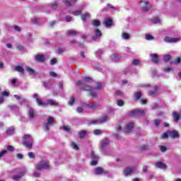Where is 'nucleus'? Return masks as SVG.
<instances>
[{"mask_svg":"<svg viewBox=\"0 0 181 181\" xmlns=\"http://www.w3.org/2000/svg\"><path fill=\"white\" fill-rule=\"evenodd\" d=\"M22 144L25 148H32L33 146V138L30 134H25L23 138Z\"/></svg>","mask_w":181,"mask_h":181,"instance_id":"1","label":"nucleus"},{"mask_svg":"<svg viewBox=\"0 0 181 181\" xmlns=\"http://www.w3.org/2000/svg\"><path fill=\"white\" fill-rule=\"evenodd\" d=\"M110 139H108L107 138H105L100 141L101 150L105 153H107V146L110 145Z\"/></svg>","mask_w":181,"mask_h":181,"instance_id":"2","label":"nucleus"},{"mask_svg":"<svg viewBox=\"0 0 181 181\" xmlns=\"http://www.w3.org/2000/svg\"><path fill=\"white\" fill-rule=\"evenodd\" d=\"M54 119L52 117H49L47 119V122L43 124V128L45 131H49L50 129V127L52 124H54Z\"/></svg>","mask_w":181,"mask_h":181,"instance_id":"3","label":"nucleus"},{"mask_svg":"<svg viewBox=\"0 0 181 181\" xmlns=\"http://www.w3.org/2000/svg\"><path fill=\"white\" fill-rule=\"evenodd\" d=\"M35 168L37 170H42V169H49L50 165H49V162L42 160Z\"/></svg>","mask_w":181,"mask_h":181,"instance_id":"4","label":"nucleus"},{"mask_svg":"<svg viewBox=\"0 0 181 181\" xmlns=\"http://www.w3.org/2000/svg\"><path fill=\"white\" fill-rule=\"evenodd\" d=\"M139 6L141 8L142 12H148L151 9V6L148 1H140Z\"/></svg>","mask_w":181,"mask_h":181,"instance_id":"5","label":"nucleus"},{"mask_svg":"<svg viewBox=\"0 0 181 181\" xmlns=\"http://www.w3.org/2000/svg\"><path fill=\"white\" fill-rule=\"evenodd\" d=\"M136 172V167H128L125 168L123 171L124 176H129L132 173H135Z\"/></svg>","mask_w":181,"mask_h":181,"instance_id":"6","label":"nucleus"},{"mask_svg":"<svg viewBox=\"0 0 181 181\" xmlns=\"http://www.w3.org/2000/svg\"><path fill=\"white\" fill-rule=\"evenodd\" d=\"M38 97H39V95L37 93H35L33 95V98L36 99V102L40 107H47V103L42 101V100L38 98Z\"/></svg>","mask_w":181,"mask_h":181,"instance_id":"7","label":"nucleus"},{"mask_svg":"<svg viewBox=\"0 0 181 181\" xmlns=\"http://www.w3.org/2000/svg\"><path fill=\"white\" fill-rule=\"evenodd\" d=\"M90 158L92 159V161L90 163L91 165L95 166V165L98 163V157L97 156V155H95V153H94V151H91Z\"/></svg>","mask_w":181,"mask_h":181,"instance_id":"8","label":"nucleus"},{"mask_svg":"<svg viewBox=\"0 0 181 181\" xmlns=\"http://www.w3.org/2000/svg\"><path fill=\"white\" fill-rule=\"evenodd\" d=\"M102 35L103 34L101 33V31L99 29L95 30V31L93 32V36L92 37V40H95V41L98 40L100 37H101Z\"/></svg>","mask_w":181,"mask_h":181,"instance_id":"9","label":"nucleus"},{"mask_svg":"<svg viewBox=\"0 0 181 181\" xmlns=\"http://www.w3.org/2000/svg\"><path fill=\"white\" fill-rule=\"evenodd\" d=\"M146 110H134L130 112V115H145Z\"/></svg>","mask_w":181,"mask_h":181,"instance_id":"10","label":"nucleus"},{"mask_svg":"<svg viewBox=\"0 0 181 181\" xmlns=\"http://www.w3.org/2000/svg\"><path fill=\"white\" fill-rule=\"evenodd\" d=\"M107 121H108V116L104 115L102 118L99 119L98 120L92 122V124H104V122H107Z\"/></svg>","mask_w":181,"mask_h":181,"instance_id":"11","label":"nucleus"},{"mask_svg":"<svg viewBox=\"0 0 181 181\" xmlns=\"http://www.w3.org/2000/svg\"><path fill=\"white\" fill-rule=\"evenodd\" d=\"M164 40L168 43H177L180 40L179 38H173L170 37H165Z\"/></svg>","mask_w":181,"mask_h":181,"instance_id":"12","label":"nucleus"},{"mask_svg":"<svg viewBox=\"0 0 181 181\" xmlns=\"http://www.w3.org/2000/svg\"><path fill=\"white\" fill-rule=\"evenodd\" d=\"M94 173L95 175H105L107 172L103 169L101 167H98L95 168Z\"/></svg>","mask_w":181,"mask_h":181,"instance_id":"13","label":"nucleus"},{"mask_svg":"<svg viewBox=\"0 0 181 181\" xmlns=\"http://www.w3.org/2000/svg\"><path fill=\"white\" fill-rule=\"evenodd\" d=\"M168 134L170 138L176 139L179 136V133L176 131H168Z\"/></svg>","mask_w":181,"mask_h":181,"instance_id":"14","label":"nucleus"},{"mask_svg":"<svg viewBox=\"0 0 181 181\" xmlns=\"http://www.w3.org/2000/svg\"><path fill=\"white\" fill-rule=\"evenodd\" d=\"M35 60L37 62H40V63H43L45 60V55L43 54L35 55Z\"/></svg>","mask_w":181,"mask_h":181,"instance_id":"15","label":"nucleus"},{"mask_svg":"<svg viewBox=\"0 0 181 181\" xmlns=\"http://www.w3.org/2000/svg\"><path fill=\"white\" fill-rule=\"evenodd\" d=\"M150 57H151L153 63H154V64H158V63L159 62V60L158 59V54H151Z\"/></svg>","mask_w":181,"mask_h":181,"instance_id":"16","label":"nucleus"},{"mask_svg":"<svg viewBox=\"0 0 181 181\" xmlns=\"http://www.w3.org/2000/svg\"><path fill=\"white\" fill-rule=\"evenodd\" d=\"M156 168H158V169H166V164L160 161L156 163Z\"/></svg>","mask_w":181,"mask_h":181,"instance_id":"17","label":"nucleus"},{"mask_svg":"<svg viewBox=\"0 0 181 181\" xmlns=\"http://www.w3.org/2000/svg\"><path fill=\"white\" fill-rule=\"evenodd\" d=\"M132 128H134V123H129L125 127L126 132H131V131H132Z\"/></svg>","mask_w":181,"mask_h":181,"instance_id":"18","label":"nucleus"},{"mask_svg":"<svg viewBox=\"0 0 181 181\" xmlns=\"http://www.w3.org/2000/svg\"><path fill=\"white\" fill-rule=\"evenodd\" d=\"M173 117L174 121H175V122H177V121H179V119H180V115L179 113H177V112H174L173 113Z\"/></svg>","mask_w":181,"mask_h":181,"instance_id":"19","label":"nucleus"},{"mask_svg":"<svg viewBox=\"0 0 181 181\" xmlns=\"http://www.w3.org/2000/svg\"><path fill=\"white\" fill-rule=\"evenodd\" d=\"M47 104H49V105H52V107H57V105H59V103H56V101L52 99H49L47 100Z\"/></svg>","mask_w":181,"mask_h":181,"instance_id":"20","label":"nucleus"},{"mask_svg":"<svg viewBox=\"0 0 181 181\" xmlns=\"http://www.w3.org/2000/svg\"><path fill=\"white\" fill-rule=\"evenodd\" d=\"M122 38L124 40H129V39H131V35L127 33H122Z\"/></svg>","mask_w":181,"mask_h":181,"instance_id":"21","label":"nucleus"},{"mask_svg":"<svg viewBox=\"0 0 181 181\" xmlns=\"http://www.w3.org/2000/svg\"><path fill=\"white\" fill-rule=\"evenodd\" d=\"M23 175H25V173H21L19 175H13L12 177L13 180H19V179H21V177H22V176H23Z\"/></svg>","mask_w":181,"mask_h":181,"instance_id":"22","label":"nucleus"},{"mask_svg":"<svg viewBox=\"0 0 181 181\" xmlns=\"http://www.w3.org/2000/svg\"><path fill=\"white\" fill-rule=\"evenodd\" d=\"M25 70L27 71V73H28L30 75L33 76L35 75V71L33 70V69L29 67V66H25Z\"/></svg>","mask_w":181,"mask_h":181,"instance_id":"23","label":"nucleus"},{"mask_svg":"<svg viewBox=\"0 0 181 181\" xmlns=\"http://www.w3.org/2000/svg\"><path fill=\"white\" fill-rule=\"evenodd\" d=\"M77 0H71V2L67 0H64V2L65 3V5L66 6H71L74 4H76Z\"/></svg>","mask_w":181,"mask_h":181,"instance_id":"24","label":"nucleus"},{"mask_svg":"<svg viewBox=\"0 0 181 181\" xmlns=\"http://www.w3.org/2000/svg\"><path fill=\"white\" fill-rule=\"evenodd\" d=\"M14 70L16 71H18V73H24L25 71V69H23V67L21 66H15Z\"/></svg>","mask_w":181,"mask_h":181,"instance_id":"25","label":"nucleus"},{"mask_svg":"<svg viewBox=\"0 0 181 181\" xmlns=\"http://www.w3.org/2000/svg\"><path fill=\"white\" fill-rule=\"evenodd\" d=\"M88 18H90V14L88 13H86L85 14L81 15V19L83 22H86Z\"/></svg>","mask_w":181,"mask_h":181,"instance_id":"26","label":"nucleus"},{"mask_svg":"<svg viewBox=\"0 0 181 181\" xmlns=\"http://www.w3.org/2000/svg\"><path fill=\"white\" fill-rule=\"evenodd\" d=\"M83 90H84V91H93V90H94V88L89 86H83L82 87Z\"/></svg>","mask_w":181,"mask_h":181,"instance_id":"27","label":"nucleus"},{"mask_svg":"<svg viewBox=\"0 0 181 181\" xmlns=\"http://www.w3.org/2000/svg\"><path fill=\"white\" fill-rule=\"evenodd\" d=\"M103 53H104L101 49H98L95 52V56L98 59H101V55L103 54Z\"/></svg>","mask_w":181,"mask_h":181,"instance_id":"28","label":"nucleus"},{"mask_svg":"<svg viewBox=\"0 0 181 181\" xmlns=\"http://www.w3.org/2000/svg\"><path fill=\"white\" fill-rule=\"evenodd\" d=\"M92 25L97 28L101 25V22L98 20H93Z\"/></svg>","mask_w":181,"mask_h":181,"instance_id":"29","label":"nucleus"},{"mask_svg":"<svg viewBox=\"0 0 181 181\" xmlns=\"http://www.w3.org/2000/svg\"><path fill=\"white\" fill-rule=\"evenodd\" d=\"M29 118H35V110L32 108H30L28 110Z\"/></svg>","mask_w":181,"mask_h":181,"instance_id":"30","label":"nucleus"},{"mask_svg":"<svg viewBox=\"0 0 181 181\" xmlns=\"http://www.w3.org/2000/svg\"><path fill=\"white\" fill-rule=\"evenodd\" d=\"M111 59L112 62H118V60H119V56L117 55L116 54H113L111 56Z\"/></svg>","mask_w":181,"mask_h":181,"instance_id":"31","label":"nucleus"},{"mask_svg":"<svg viewBox=\"0 0 181 181\" xmlns=\"http://www.w3.org/2000/svg\"><path fill=\"white\" fill-rule=\"evenodd\" d=\"M105 25L106 28H110V26L112 25V20L111 19L106 20V21L105 22Z\"/></svg>","mask_w":181,"mask_h":181,"instance_id":"32","label":"nucleus"},{"mask_svg":"<svg viewBox=\"0 0 181 181\" xmlns=\"http://www.w3.org/2000/svg\"><path fill=\"white\" fill-rule=\"evenodd\" d=\"M78 135H79V138H84V136L87 135V132L82 130L78 133Z\"/></svg>","mask_w":181,"mask_h":181,"instance_id":"33","label":"nucleus"},{"mask_svg":"<svg viewBox=\"0 0 181 181\" xmlns=\"http://www.w3.org/2000/svg\"><path fill=\"white\" fill-rule=\"evenodd\" d=\"M11 110L13 111L14 112H18L19 111V107L16 105L10 106Z\"/></svg>","mask_w":181,"mask_h":181,"instance_id":"34","label":"nucleus"},{"mask_svg":"<svg viewBox=\"0 0 181 181\" xmlns=\"http://www.w3.org/2000/svg\"><path fill=\"white\" fill-rule=\"evenodd\" d=\"M15 132V128L14 127H10L7 129V134L8 135H12L13 132Z\"/></svg>","mask_w":181,"mask_h":181,"instance_id":"35","label":"nucleus"},{"mask_svg":"<svg viewBox=\"0 0 181 181\" xmlns=\"http://www.w3.org/2000/svg\"><path fill=\"white\" fill-rule=\"evenodd\" d=\"M16 49H18L20 52H23V50H25V47H23V45H17L16 46Z\"/></svg>","mask_w":181,"mask_h":181,"instance_id":"36","label":"nucleus"},{"mask_svg":"<svg viewBox=\"0 0 181 181\" xmlns=\"http://www.w3.org/2000/svg\"><path fill=\"white\" fill-rule=\"evenodd\" d=\"M142 96L141 92H136L134 93L135 100H139L140 98Z\"/></svg>","mask_w":181,"mask_h":181,"instance_id":"37","label":"nucleus"},{"mask_svg":"<svg viewBox=\"0 0 181 181\" xmlns=\"http://www.w3.org/2000/svg\"><path fill=\"white\" fill-rule=\"evenodd\" d=\"M6 153H8V150H3V151H0V159H1V158H4V156H5V155H6Z\"/></svg>","mask_w":181,"mask_h":181,"instance_id":"38","label":"nucleus"},{"mask_svg":"<svg viewBox=\"0 0 181 181\" xmlns=\"http://www.w3.org/2000/svg\"><path fill=\"white\" fill-rule=\"evenodd\" d=\"M93 134H94L95 135H101V134H103V131L100 130V129H95V130L93 131Z\"/></svg>","mask_w":181,"mask_h":181,"instance_id":"39","label":"nucleus"},{"mask_svg":"<svg viewBox=\"0 0 181 181\" xmlns=\"http://www.w3.org/2000/svg\"><path fill=\"white\" fill-rule=\"evenodd\" d=\"M90 108H93V110H95L98 107V105L95 103H90L89 105Z\"/></svg>","mask_w":181,"mask_h":181,"instance_id":"40","label":"nucleus"},{"mask_svg":"<svg viewBox=\"0 0 181 181\" xmlns=\"http://www.w3.org/2000/svg\"><path fill=\"white\" fill-rule=\"evenodd\" d=\"M73 15H74V16H78V15H81V10H76L75 11H74Z\"/></svg>","mask_w":181,"mask_h":181,"instance_id":"41","label":"nucleus"},{"mask_svg":"<svg viewBox=\"0 0 181 181\" xmlns=\"http://www.w3.org/2000/svg\"><path fill=\"white\" fill-rule=\"evenodd\" d=\"M7 151L8 152H13V151H15V148L13 146H7Z\"/></svg>","mask_w":181,"mask_h":181,"instance_id":"42","label":"nucleus"},{"mask_svg":"<svg viewBox=\"0 0 181 181\" xmlns=\"http://www.w3.org/2000/svg\"><path fill=\"white\" fill-rule=\"evenodd\" d=\"M152 22L153 23H159L160 22V18H159L158 17H155L153 20Z\"/></svg>","mask_w":181,"mask_h":181,"instance_id":"43","label":"nucleus"},{"mask_svg":"<svg viewBox=\"0 0 181 181\" xmlns=\"http://www.w3.org/2000/svg\"><path fill=\"white\" fill-rule=\"evenodd\" d=\"M76 31L75 30H69L67 31L66 34L68 35V36H73L74 35H76Z\"/></svg>","mask_w":181,"mask_h":181,"instance_id":"44","label":"nucleus"},{"mask_svg":"<svg viewBox=\"0 0 181 181\" xmlns=\"http://www.w3.org/2000/svg\"><path fill=\"white\" fill-rule=\"evenodd\" d=\"M169 137V133L165 132V133H163L162 135H161V138L162 139H166V138H168Z\"/></svg>","mask_w":181,"mask_h":181,"instance_id":"45","label":"nucleus"},{"mask_svg":"<svg viewBox=\"0 0 181 181\" xmlns=\"http://www.w3.org/2000/svg\"><path fill=\"white\" fill-rule=\"evenodd\" d=\"M146 40H153V36H152L149 34H146Z\"/></svg>","mask_w":181,"mask_h":181,"instance_id":"46","label":"nucleus"},{"mask_svg":"<svg viewBox=\"0 0 181 181\" xmlns=\"http://www.w3.org/2000/svg\"><path fill=\"white\" fill-rule=\"evenodd\" d=\"M71 146H72L73 149H75V151L78 150V146H77V145L76 144V143L72 142V143H71Z\"/></svg>","mask_w":181,"mask_h":181,"instance_id":"47","label":"nucleus"},{"mask_svg":"<svg viewBox=\"0 0 181 181\" xmlns=\"http://www.w3.org/2000/svg\"><path fill=\"white\" fill-rule=\"evenodd\" d=\"M141 62L138 59H134L132 62V64L134 66H138Z\"/></svg>","mask_w":181,"mask_h":181,"instance_id":"48","label":"nucleus"},{"mask_svg":"<svg viewBox=\"0 0 181 181\" xmlns=\"http://www.w3.org/2000/svg\"><path fill=\"white\" fill-rule=\"evenodd\" d=\"M84 81L87 83H92L93 79L90 77L86 76L84 78Z\"/></svg>","mask_w":181,"mask_h":181,"instance_id":"49","label":"nucleus"},{"mask_svg":"<svg viewBox=\"0 0 181 181\" xmlns=\"http://www.w3.org/2000/svg\"><path fill=\"white\" fill-rule=\"evenodd\" d=\"M163 60L164 62H169L170 60V55H164Z\"/></svg>","mask_w":181,"mask_h":181,"instance_id":"50","label":"nucleus"},{"mask_svg":"<svg viewBox=\"0 0 181 181\" xmlns=\"http://www.w3.org/2000/svg\"><path fill=\"white\" fill-rule=\"evenodd\" d=\"M28 157H29L30 159H35V153H33V152H29V153H28Z\"/></svg>","mask_w":181,"mask_h":181,"instance_id":"51","label":"nucleus"},{"mask_svg":"<svg viewBox=\"0 0 181 181\" xmlns=\"http://www.w3.org/2000/svg\"><path fill=\"white\" fill-rule=\"evenodd\" d=\"M74 101H76V99H74V98H71L68 103L69 105H73V104H74Z\"/></svg>","mask_w":181,"mask_h":181,"instance_id":"52","label":"nucleus"},{"mask_svg":"<svg viewBox=\"0 0 181 181\" xmlns=\"http://www.w3.org/2000/svg\"><path fill=\"white\" fill-rule=\"evenodd\" d=\"M148 95L151 97H156V95H158V93H156V92L155 91H151L148 93Z\"/></svg>","mask_w":181,"mask_h":181,"instance_id":"53","label":"nucleus"},{"mask_svg":"<svg viewBox=\"0 0 181 181\" xmlns=\"http://www.w3.org/2000/svg\"><path fill=\"white\" fill-rule=\"evenodd\" d=\"M117 105L119 107H122L124 105V100H117Z\"/></svg>","mask_w":181,"mask_h":181,"instance_id":"54","label":"nucleus"},{"mask_svg":"<svg viewBox=\"0 0 181 181\" xmlns=\"http://www.w3.org/2000/svg\"><path fill=\"white\" fill-rule=\"evenodd\" d=\"M103 85L101 83H98L96 87L93 88V90H101Z\"/></svg>","mask_w":181,"mask_h":181,"instance_id":"55","label":"nucleus"},{"mask_svg":"<svg viewBox=\"0 0 181 181\" xmlns=\"http://www.w3.org/2000/svg\"><path fill=\"white\" fill-rule=\"evenodd\" d=\"M90 95H91L92 98H96L97 93L93 92L92 90L90 93Z\"/></svg>","mask_w":181,"mask_h":181,"instance_id":"56","label":"nucleus"},{"mask_svg":"<svg viewBox=\"0 0 181 181\" xmlns=\"http://www.w3.org/2000/svg\"><path fill=\"white\" fill-rule=\"evenodd\" d=\"M56 63H57V59L56 58L50 60V64H52V66L56 64Z\"/></svg>","mask_w":181,"mask_h":181,"instance_id":"57","label":"nucleus"},{"mask_svg":"<svg viewBox=\"0 0 181 181\" xmlns=\"http://www.w3.org/2000/svg\"><path fill=\"white\" fill-rule=\"evenodd\" d=\"M49 76L51 77H57V74H56V72H54V71H50L49 72Z\"/></svg>","mask_w":181,"mask_h":181,"instance_id":"58","label":"nucleus"},{"mask_svg":"<svg viewBox=\"0 0 181 181\" xmlns=\"http://www.w3.org/2000/svg\"><path fill=\"white\" fill-rule=\"evenodd\" d=\"M172 70H173L172 67H167L164 69V71H165V73H169V71H172Z\"/></svg>","mask_w":181,"mask_h":181,"instance_id":"59","label":"nucleus"},{"mask_svg":"<svg viewBox=\"0 0 181 181\" xmlns=\"http://www.w3.org/2000/svg\"><path fill=\"white\" fill-rule=\"evenodd\" d=\"M64 50H65L64 48H58L57 53L60 54L61 53H63Z\"/></svg>","mask_w":181,"mask_h":181,"instance_id":"60","label":"nucleus"},{"mask_svg":"<svg viewBox=\"0 0 181 181\" xmlns=\"http://www.w3.org/2000/svg\"><path fill=\"white\" fill-rule=\"evenodd\" d=\"M154 122H155L156 127H159V124H160V119H156L154 121Z\"/></svg>","mask_w":181,"mask_h":181,"instance_id":"61","label":"nucleus"},{"mask_svg":"<svg viewBox=\"0 0 181 181\" xmlns=\"http://www.w3.org/2000/svg\"><path fill=\"white\" fill-rule=\"evenodd\" d=\"M76 111H77V112H83V111H84V109H83V107H78L77 109H76Z\"/></svg>","mask_w":181,"mask_h":181,"instance_id":"62","label":"nucleus"},{"mask_svg":"<svg viewBox=\"0 0 181 181\" xmlns=\"http://www.w3.org/2000/svg\"><path fill=\"white\" fill-rule=\"evenodd\" d=\"M76 86H84V83H83L82 81H78L76 83Z\"/></svg>","mask_w":181,"mask_h":181,"instance_id":"63","label":"nucleus"},{"mask_svg":"<svg viewBox=\"0 0 181 181\" xmlns=\"http://www.w3.org/2000/svg\"><path fill=\"white\" fill-rule=\"evenodd\" d=\"M32 21L33 22V23H38L39 18H32Z\"/></svg>","mask_w":181,"mask_h":181,"instance_id":"64","label":"nucleus"}]
</instances>
